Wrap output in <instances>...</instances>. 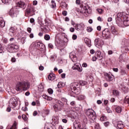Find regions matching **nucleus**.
Masks as SVG:
<instances>
[{"instance_id": "obj_55", "label": "nucleus", "mask_w": 129, "mask_h": 129, "mask_svg": "<svg viewBox=\"0 0 129 129\" xmlns=\"http://www.w3.org/2000/svg\"><path fill=\"white\" fill-rule=\"evenodd\" d=\"M22 109L23 111H27V110H28V108L27 107H23Z\"/></svg>"}, {"instance_id": "obj_36", "label": "nucleus", "mask_w": 129, "mask_h": 129, "mask_svg": "<svg viewBox=\"0 0 129 129\" xmlns=\"http://www.w3.org/2000/svg\"><path fill=\"white\" fill-rule=\"evenodd\" d=\"M44 39L45 40H46V41H49V40H50V35L48 34H45L44 35Z\"/></svg>"}, {"instance_id": "obj_2", "label": "nucleus", "mask_w": 129, "mask_h": 129, "mask_svg": "<svg viewBox=\"0 0 129 129\" xmlns=\"http://www.w3.org/2000/svg\"><path fill=\"white\" fill-rule=\"evenodd\" d=\"M86 115L92 120H95L96 118L95 116V112L92 109H88L86 112Z\"/></svg>"}, {"instance_id": "obj_33", "label": "nucleus", "mask_w": 129, "mask_h": 129, "mask_svg": "<svg viewBox=\"0 0 129 129\" xmlns=\"http://www.w3.org/2000/svg\"><path fill=\"white\" fill-rule=\"evenodd\" d=\"M51 8H52V9H55V8H56V3L54 1H51Z\"/></svg>"}, {"instance_id": "obj_21", "label": "nucleus", "mask_w": 129, "mask_h": 129, "mask_svg": "<svg viewBox=\"0 0 129 129\" xmlns=\"http://www.w3.org/2000/svg\"><path fill=\"white\" fill-rule=\"evenodd\" d=\"M35 45L37 46V48H39V49H43V48H44V45L41 42H37L35 43Z\"/></svg>"}, {"instance_id": "obj_24", "label": "nucleus", "mask_w": 129, "mask_h": 129, "mask_svg": "<svg viewBox=\"0 0 129 129\" xmlns=\"http://www.w3.org/2000/svg\"><path fill=\"white\" fill-rule=\"evenodd\" d=\"M38 90L41 92L44 91V85L43 84V83H40L38 86Z\"/></svg>"}, {"instance_id": "obj_63", "label": "nucleus", "mask_w": 129, "mask_h": 129, "mask_svg": "<svg viewBox=\"0 0 129 129\" xmlns=\"http://www.w3.org/2000/svg\"><path fill=\"white\" fill-rule=\"evenodd\" d=\"M82 66L83 67L86 68L87 67V63H86V62H84L83 63Z\"/></svg>"}, {"instance_id": "obj_23", "label": "nucleus", "mask_w": 129, "mask_h": 129, "mask_svg": "<svg viewBox=\"0 0 129 129\" xmlns=\"http://www.w3.org/2000/svg\"><path fill=\"white\" fill-rule=\"evenodd\" d=\"M85 43L87 45L88 47L91 46V41L88 38H85Z\"/></svg>"}, {"instance_id": "obj_54", "label": "nucleus", "mask_w": 129, "mask_h": 129, "mask_svg": "<svg viewBox=\"0 0 129 129\" xmlns=\"http://www.w3.org/2000/svg\"><path fill=\"white\" fill-rule=\"evenodd\" d=\"M97 57L96 56V55H95V56H93V57H92V61H96V60H97Z\"/></svg>"}, {"instance_id": "obj_45", "label": "nucleus", "mask_w": 129, "mask_h": 129, "mask_svg": "<svg viewBox=\"0 0 129 129\" xmlns=\"http://www.w3.org/2000/svg\"><path fill=\"white\" fill-rule=\"evenodd\" d=\"M22 117L23 119L25 120V121H26L28 119L27 116L25 114L22 115Z\"/></svg>"}, {"instance_id": "obj_20", "label": "nucleus", "mask_w": 129, "mask_h": 129, "mask_svg": "<svg viewBox=\"0 0 129 129\" xmlns=\"http://www.w3.org/2000/svg\"><path fill=\"white\" fill-rule=\"evenodd\" d=\"M70 93H71L72 94L73 93H75V94H78V93H77V88H75L73 86H72L71 87V90H70Z\"/></svg>"}, {"instance_id": "obj_15", "label": "nucleus", "mask_w": 129, "mask_h": 129, "mask_svg": "<svg viewBox=\"0 0 129 129\" xmlns=\"http://www.w3.org/2000/svg\"><path fill=\"white\" fill-rule=\"evenodd\" d=\"M96 56L98 60H102L103 59V54L100 51H97L96 52Z\"/></svg>"}, {"instance_id": "obj_57", "label": "nucleus", "mask_w": 129, "mask_h": 129, "mask_svg": "<svg viewBox=\"0 0 129 129\" xmlns=\"http://www.w3.org/2000/svg\"><path fill=\"white\" fill-rule=\"evenodd\" d=\"M62 14L63 16H67V11H62Z\"/></svg>"}, {"instance_id": "obj_10", "label": "nucleus", "mask_w": 129, "mask_h": 129, "mask_svg": "<svg viewBox=\"0 0 129 129\" xmlns=\"http://www.w3.org/2000/svg\"><path fill=\"white\" fill-rule=\"evenodd\" d=\"M74 129H85V127L82 125V124H81L80 122L78 121H75L74 122Z\"/></svg>"}, {"instance_id": "obj_9", "label": "nucleus", "mask_w": 129, "mask_h": 129, "mask_svg": "<svg viewBox=\"0 0 129 129\" xmlns=\"http://www.w3.org/2000/svg\"><path fill=\"white\" fill-rule=\"evenodd\" d=\"M17 7L21 8L22 10H25L27 7V4L25 2L23 1H20L17 3Z\"/></svg>"}, {"instance_id": "obj_14", "label": "nucleus", "mask_w": 129, "mask_h": 129, "mask_svg": "<svg viewBox=\"0 0 129 129\" xmlns=\"http://www.w3.org/2000/svg\"><path fill=\"white\" fill-rule=\"evenodd\" d=\"M123 25L126 27L129 26L128 15H126L123 18Z\"/></svg>"}, {"instance_id": "obj_38", "label": "nucleus", "mask_w": 129, "mask_h": 129, "mask_svg": "<svg viewBox=\"0 0 129 129\" xmlns=\"http://www.w3.org/2000/svg\"><path fill=\"white\" fill-rule=\"evenodd\" d=\"M72 86L73 87H75L76 88L77 87H78V82H74L72 83Z\"/></svg>"}, {"instance_id": "obj_49", "label": "nucleus", "mask_w": 129, "mask_h": 129, "mask_svg": "<svg viewBox=\"0 0 129 129\" xmlns=\"http://www.w3.org/2000/svg\"><path fill=\"white\" fill-rule=\"evenodd\" d=\"M83 122L84 123H87V122H88V120H87V118L86 117H84Z\"/></svg>"}, {"instance_id": "obj_11", "label": "nucleus", "mask_w": 129, "mask_h": 129, "mask_svg": "<svg viewBox=\"0 0 129 129\" xmlns=\"http://www.w3.org/2000/svg\"><path fill=\"white\" fill-rule=\"evenodd\" d=\"M84 24H76L75 28L77 31H83L84 30Z\"/></svg>"}, {"instance_id": "obj_26", "label": "nucleus", "mask_w": 129, "mask_h": 129, "mask_svg": "<svg viewBox=\"0 0 129 129\" xmlns=\"http://www.w3.org/2000/svg\"><path fill=\"white\" fill-rule=\"evenodd\" d=\"M56 103H57L56 104H57V105H58L59 107H61V109L62 108H63V107H64V103L61 102V101H59V100L57 101Z\"/></svg>"}, {"instance_id": "obj_27", "label": "nucleus", "mask_w": 129, "mask_h": 129, "mask_svg": "<svg viewBox=\"0 0 129 129\" xmlns=\"http://www.w3.org/2000/svg\"><path fill=\"white\" fill-rule=\"evenodd\" d=\"M111 32L113 34V35H116L117 34V31L115 29V28L114 26H111L110 27Z\"/></svg>"}, {"instance_id": "obj_13", "label": "nucleus", "mask_w": 129, "mask_h": 129, "mask_svg": "<svg viewBox=\"0 0 129 129\" xmlns=\"http://www.w3.org/2000/svg\"><path fill=\"white\" fill-rule=\"evenodd\" d=\"M25 13L28 15H30V13H34V7L30 6H28Z\"/></svg>"}, {"instance_id": "obj_61", "label": "nucleus", "mask_w": 129, "mask_h": 129, "mask_svg": "<svg viewBox=\"0 0 129 129\" xmlns=\"http://www.w3.org/2000/svg\"><path fill=\"white\" fill-rule=\"evenodd\" d=\"M113 71H114V72H118V69L113 68Z\"/></svg>"}, {"instance_id": "obj_53", "label": "nucleus", "mask_w": 129, "mask_h": 129, "mask_svg": "<svg viewBox=\"0 0 129 129\" xmlns=\"http://www.w3.org/2000/svg\"><path fill=\"white\" fill-rule=\"evenodd\" d=\"M73 40H76L77 39V35L74 34L72 36Z\"/></svg>"}, {"instance_id": "obj_18", "label": "nucleus", "mask_w": 129, "mask_h": 129, "mask_svg": "<svg viewBox=\"0 0 129 129\" xmlns=\"http://www.w3.org/2000/svg\"><path fill=\"white\" fill-rule=\"evenodd\" d=\"M116 127L117 129H122L124 127V124H123V123L121 121H118Z\"/></svg>"}, {"instance_id": "obj_22", "label": "nucleus", "mask_w": 129, "mask_h": 129, "mask_svg": "<svg viewBox=\"0 0 129 129\" xmlns=\"http://www.w3.org/2000/svg\"><path fill=\"white\" fill-rule=\"evenodd\" d=\"M0 25L2 28H4L6 26V22L4 21V19L2 17H0Z\"/></svg>"}, {"instance_id": "obj_8", "label": "nucleus", "mask_w": 129, "mask_h": 129, "mask_svg": "<svg viewBox=\"0 0 129 129\" xmlns=\"http://www.w3.org/2000/svg\"><path fill=\"white\" fill-rule=\"evenodd\" d=\"M73 70H77L79 72H82V67L79 63H76L74 64V66L72 67Z\"/></svg>"}, {"instance_id": "obj_31", "label": "nucleus", "mask_w": 129, "mask_h": 129, "mask_svg": "<svg viewBox=\"0 0 129 129\" xmlns=\"http://www.w3.org/2000/svg\"><path fill=\"white\" fill-rule=\"evenodd\" d=\"M7 129H17V122L15 121L11 127Z\"/></svg>"}, {"instance_id": "obj_50", "label": "nucleus", "mask_w": 129, "mask_h": 129, "mask_svg": "<svg viewBox=\"0 0 129 129\" xmlns=\"http://www.w3.org/2000/svg\"><path fill=\"white\" fill-rule=\"evenodd\" d=\"M70 31L71 32V33H74L75 31V28L73 27H71L70 28Z\"/></svg>"}, {"instance_id": "obj_17", "label": "nucleus", "mask_w": 129, "mask_h": 129, "mask_svg": "<svg viewBox=\"0 0 129 129\" xmlns=\"http://www.w3.org/2000/svg\"><path fill=\"white\" fill-rule=\"evenodd\" d=\"M9 15L12 18H14V17H16L17 16V12L16 11V9H12L9 12Z\"/></svg>"}, {"instance_id": "obj_30", "label": "nucleus", "mask_w": 129, "mask_h": 129, "mask_svg": "<svg viewBox=\"0 0 129 129\" xmlns=\"http://www.w3.org/2000/svg\"><path fill=\"white\" fill-rule=\"evenodd\" d=\"M63 86H65V84L62 82H59L57 85V87L58 88H61L63 87Z\"/></svg>"}, {"instance_id": "obj_5", "label": "nucleus", "mask_w": 129, "mask_h": 129, "mask_svg": "<svg viewBox=\"0 0 129 129\" xmlns=\"http://www.w3.org/2000/svg\"><path fill=\"white\" fill-rule=\"evenodd\" d=\"M95 45L97 48H101L103 46L104 42L100 38H97L95 40Z\"/></svg>"}, {"instance_id": "obj_6", "label": "nucleus", "mask_w": 129, "mask_h": 129, "mask_svg": "<svg viewBox=\"0 0 129 129\" xmlns=\"http://www.w3.org/2000/svg\"><path fill=\"white\" fill-rule=\"evenodd\" d=\"M81 14H86L88 16L91 13V9H90L88 6H84L82 8V10L80 11Z\"/></svg>"}, {"instance_id": "obj_32", "label": "nucleus", "mask_w": 129, "mask_h": 129, "mask_svg": "<svg viewBox=\"0 0 129 129\" xmlns=\"http://www.w3.org/2000/svg\"><path fill=\"white\" fill-rule=\"evenodd\" d=\"M58 120H59V117H58V116H53L52 117V120L54 122H58Z\"/></svg>"}, {"instance_id": "obj_37", "label": "nucleus", "mask_w": 129, "mask_h": 129, "mask_svg": "<svg viewBox=\"0 0 129 129\" xmlns=\"http://www.w3.org/2000/svg\"><path fill=\"white\" fill-rule=\"evenodd\" d=\"M119 94L118 93V91L117 90H113V95H114L115 96H117Z\"/></svg>"}, {"instance_id": "obj_12", "label": "nucleus", "mask_w": 129, "mask_h": 129, "mask_svg": "<svg viewBox=\"0 0 129 129\" xmlns=\"http://www.w3.org/2000/svg\"><path fill=\"white\" fill-rule=\"evenodd\" d=\"M8 48L9 49V50H18V49H19V46H18L17 44L12 43L8 44Z\"/></svg>"}, {"instance_id": "obj_41", "label": "nucleus", "mask_w": 129, "mask_h": 129, "mask_svg": "<svg viewBox=\"0 0 129 129\" xmlns=\"http://www.w3.org/2000/svg\"><path fill=\"white\" fill-rule=\"evenodd\" d=\"M100 119L101 121H105L106 120V117L103 116L100 117Z\"/></svg>"}, {"instance_id": "obj_42", "label": "nucleus", "mask_w": 129, "mask_h": 129, "mask_svg": "<svg viewBox=\"0 0 129 129\" xmlns=\"http://www.w3.org/2000/svg\"><path fill=\"white\" fill-rule=\"evenodd\" d=\"M21 42L22 44H25V43L26 42V38L22 37L21 38Z\"/></svg>"}, {"instance_id": "obj_58", "label": "nucleus", "mask_w": 129, "mask_h": 129, "mask_svg": "<svg viewBox=\"0 0 129 129\" xmlns=\"http://www.w3.org/2000/svg\"><path fill=\"white\" fill-rule=\"evenodd\" d=\"M33 6H37L38 4V2L37 1H34L33 2Z\"/></svg>"}, {"instance_id": "obj_3", "label": "nucleus", "mask_w": 129, "mask_h": 129, "mask_svg": "<svg viewBox=\"0 0 129 129\" xmlns=\"http://www.w3.org/2000/svg\"><path fill=\"white\" fill-rule=\"evenodd\" d=\"M123 15L122 13H118L117 15V17L115 19L116 20V23L119 27H122V25L123 23V21H122V19H123L124 17H122Z\"/></svg>"}, {"instance_id": "obj_4", "label": "nucleus", "mask_w": 129, "mask_h": 129, "mask_svg": "<svg viewBox=\"0 0 129 129\" xmlns=\"http://www.w3.org/2000/svg\"><path fill=\"white\" fill-rule=\"evenodd\" d=\"M102 37L104 39H110V31L108 29L106 28L102 31Z\"/></svg>"}, {"instance_id": "obj_29", "label": "nucleus", "mask_w": 129, "mask_h": 129, "mask_svg": "<svg viewBox=\"0 0 129 129\" xmlns=\"http://www.w3.org/2000/svg\"><path fill=\"white\" fill-rule=\"evenodd\" d=\"M115 110H116V112H117V113H120V112H121V107L120 106H117L116 108H115Z\"/></svg>"}, {"instance_id": "obj_59", "label": "nucleus", "mask_w": 129, "mask_h": 129, "mask_svg": "<svg viewBox=\"0 0 129 129\" xmlns=\"http://www.w3.org/2000/svg\"><path fill=\"white\" fill-rule=\"evenodd\" d=\"M76 5H80V4H81L80 0H76Z\"/></svg>"}, {"instance_id": "obj_16", "label": "nucleus", "mask_w": 129, "mask_h": 129, "mask_svg": "<svg viewBox=\"0 0 129 129\" xmlns=\"http://www.w3.org/2000/svg\"><path fill=\"white\" fill-rule=\"evenodd\" d=\"M10 36L11 37H14V36H16V32H15V28L11 27L9 29V33Z\"/></svg>"}, {"instance_id": "obj_25", "label": "nucleus", "mask_w": 129, "mask_h": 129, "mask_svg": "<svg viewBox=\"0 0 129 129\" xmlns=\"http://www.w3.org/2000/svg\"><path fill=\"white\" fill-rule=\"evenodd\" d=\"M48 79L49 80H51V81H52L53 80H54L55 78V74H50L48 75Z\"/></svg>"}, {"instance_id": "obj_34", "label": "nucleus", "mask_w": 129, "mask_h": 129, "mask_svg": "<svg viewBox=\"0 0 129 129\" xmlns=\"http://www.w3.org/2000/svg\"><path fill=\"white\" fill-rule=\"evenodd\" d=\"M80 84L81 85V86H84L87 84V82L85 81H80Z\"/></svg>"}, {"instance_id": "obj_1", "label": "nucleus", "mask_w": 129, "mask_h": 129, "mask_svg": "<svg viewBox=\"0 0 129 129\" xmlns=\"http://www.w3.org/2000/svg\"><path fill=\"white\" fill-rule=\"evenodd\" d=\"M30 86V83L28 81L19 82L16 84L15 89L17 91H26Z\"/></svg>"}, {"instance_id": "obj_35", "label": "nucleus", "mask_w": 129, "mask_h": 129, "mask_svg": "<svg viewBox=\"0 0 129 129\" xmlns=\"http://www.w3.org/2000/svg\"><path fill=\"white\" fill-rule=\"evenodd\" d=\"M107 77L109 81H112V80H113V77H112V76H111L110 75L107 74Z\"/></svg>"}, {"instance_id": "obj_62", "label": "nucleus", "mask_w": 129, "mask_h": 129, "mask_svg": "<svg viewBox=\"0 0 129 129\" xmlns=\"http://www.w3.org/2000/svg\"><path fill=\"white\" fill-rule=\"evenodd\" d=\"M30 23H31V24H33V23H34V22H35V20L33 18H31L30 20Z\"/></svg>"}, {"instance_id": "obj_7", "label": "nucleus", "mask_w": 129, "mask_h": 129, "mask_svg": "<svg viewBox=\"0 0 129 129\" xmlns=\"http://www.w3.org/2000/svg\"><path fill=\"white\" fill-rule=\"evenodd\" d=\"M9 104L13 108L16 107L18 105V100L14 97L11 98L9 101Z\"/></svg>"}, {"instance_id": "obj_56", "label": "nucleus", "mask_w": 129, "mask_h": 129, "mask_svg": "<svg viewBox=\"0 0 129 129\" xmlns=\"http://www.w3.org/2000/svg\"><path fill=\"white\" fill-rule=\"evenodd\" d=\"M38 114V112L37 111H34L33 113V116H36Z\"/></svg>"}, {"instance_id": "obj_28", "label": "nucleus", "mask_w": 129, "mask_h": 129, "mask_svg": "<svg viewBox=\"0 0 129 129\" xmlns=\"http://www.w3.org/2000/svg\"><path fill=\"white\" fill-rule=\"evenodd\" d=\"M53 107L54 109H56V110L58 111L59 110H61V107H59V106L58 105V104H55L53 106Z\"/></svg>"}, {"instance_id": "obj_46", "label": "nucleus", "mask_w": 129, "mask_h": 129, "mask_svg": "<svg viewBox=\"0 0 129 129\" xmlns=\"http://www.w3.org/2000/svg\"><path fill=\"white\" fill-rule=\"evenodd\" d=\"M125 103H128L129 104V98L127 97V96H126L125 99H124Z\"/></svg>"}, {"instance_id": "obj_60", "label": "nucleus", "mask_w": 129, "mask_h": 129, "mask_svg": "<svg viewBox=\"0 0 129 129\" xmlns=\"http://www.w3.org/2000/svg\"><path fill=\"white\" fill-rule=\"evenodd\" d=\"M39 70L40 71H43L44 70V67L42 66H40L39 67Z\"/></svg>"}, {"instance_id": "obj_64", "label": "nucleus", "mask_w": 129, "mask_h": 129, "mask_svg": "<svg viewBox=\"0 0 129 129\" xmlns=\"http://www.w3.org/2000/svg\"><path fill=\"white\" fill-rule=\"evenodd\" d=\"M61 78H65V76H66V74H62L61 75Z\"/></svg>"}, {"instance_id": "obj_47", "label": "nucleus", "mask_w": 129, "mask_h": 129, "mask_svg": "<svg viewBox=\"0 0 129 129\" xmlns=\"http://www.w3.org/2000/svg\"><path fill=\"white\" fill-rule=\"evenodd\" d=\"M47 91H48V93H49V94H53V89H52L51 88L48 89L47 90Z\"/></svg>"}, {"instance_id": "obj_48", "label": "nucleus", "mask_w": 129, "mask_h": 129, "mask_svg": "<svg viewBox=\"0 0 129 129\" xmlns=\"http://www.w3.org/2000/svg\"><path fill=\"white\" fill-rule=\"evenodd\" d=\"M97 11L99 14H102V13H103V10H102V9H97Z\"/></svg>"}, {"instance_id": "obj_19", "label": "nucleus", "mask_w": 129, "mask_h": 129, "mask_svg": "<svg viewBox=\"0 0 129 129\" xmlns=\"http://www.w3.org/2000/svg\"><path fill=\"white\" fill-rule=\"evenodd\" d=\"M75 53L72 52L70 54V58H71L73 62H74L77 61V57H76V55H75Z\"/></svg>"}, {"instance_id": "obj_39", "label": "nucleus", "mask_w": 129, "mask_h": 129, "mask_svg": "<svg viewBox=\"0 0 129 129\" xmlns=\"http://www.w3.org/2000/svg\"><path fill=\"white\" fill-rule=\"evenodd\" d=\"M44 98L45 99H46V100H49V101H51L52 100V99H53L52 97H49V96H45L44 97Z\"/></svg>"}, {"instance_id": "obj_51", "label": "nucleus", "mask_w": 129, "mask_h": 129, "mask_svg": "<svg viewBox=\"0 0 129 129\" xmlns=\"http://www.w3.org/2000/svg\"><path fill=\"white\" fill-rule=\"evenodd\" d=\"M48 46V48H50L51 49H53V48H54L53 44H52L51 43H49Z\"/></svg>"}, {"instance_id": "obj_40", "label": "nucleus", "mask_w": 129, "mask_h": 129, "mask_svg": "<svg viewBox=\"0 0 129 129\" xmlns=\"http://www.w3.org/2000/svg\"><path fill=\"white\" fill-rule=\"evenodd\" d=\"M1 1L3 4H9V3L11 2V0H1Z\"/></svg>"}, {"instance_id": "obj_52", "label": "nucleus", "mask_w": 129, "mask_h": 129, "mask_svg": "<svg viewBox=\"0 0 129 129\" xmlns=\"http://www.w3.org/2000/svg\"><path fill=\"white\" fill-rule=\"evenodd\" d=\"M61 101H63V102H66V103H67V99L65 98H61Z\"/></svg>"}, {"instance_id": "obj_43", "label": "nucleus", "mask_w": 129, "mask_h": 129, "mask_svg": "<svg viewBox=\"0 0 129 129\" xmlns=\"http://www.w3.org/2000/svg\"><path fill=\"white\" fill-rule=\"evenodd\" d=\"M87 31L89 32L90 33L91 32H92L93 31V29L91 27H87Z\"/></svg>"}, {"instance_id": "obj_44", "label": "nucleus", "mask_w": 129, "mask_h": 129, "mask_svg": "<svg viewBox=\"0 0 129 129\" xmlns=\"http://www.w3.org/2000/svg\"><path fill=\"white\" fill-rule=\"evenodd\" d=\"M95 129H100V127L99 126V124L96 123L95 124Z\"/></svg>"}]
</instances>
